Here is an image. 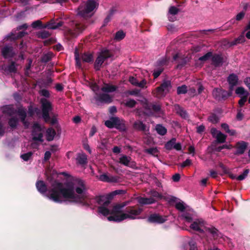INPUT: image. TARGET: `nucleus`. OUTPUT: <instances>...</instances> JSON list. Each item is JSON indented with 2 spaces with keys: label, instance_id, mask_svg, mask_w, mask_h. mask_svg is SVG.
Masks as SVG:
<instances>
[{
  "label": "nucleus",
  "instance_id": "nucleus-1",
  "mask_svg": "<svg viewBox=\"0 0 250 250\" xmlns=\"http://www.w3.org/2000/svg\"><path fill=\"white\" fill-rule=\"evenodd\" d=\"M36 187L40 193L45 194L55 202L68 201L88 205L85 186L81 179H73L64 184L55 181L48 190L44 182L39 181L36 183Z\"/></svg>",
  "mask_w": 250,
  "mask_h": 250
},
{
  "label": "nucleus",
  "instance_id": "nucleus-2",
  "mask_svg": "<svg viewBox=\"0 0 250 250\" xmlns=\"http://www.w3.org/2000/svg\"><path fill=\"white\" fill-rule=\"evenodd\" d=\"M96 201L100 205L98 208L99 212L104 216L109 214L112 215L107 218L109 221L121 222L126 219H135L141 214L143 209L141 208H138L134 207L127 208L125 212L122 211V208L125 205H117L113 207L110 206L109 199L105 196H101L97 198Z\"/></svg>",
  "mask_w": 250,
  "mask_h": 250
},
{
  "label": "nucleus",
  "instance_id": "nucleus-3",
  "mask_svg": "<svg viewBox=\"0 0 250 250\" xmlns=\"http://www.w3.org/2000/svg\"><path fill=\"white\" fill-rule=\"evenodd\" d=\"M182 216L187 223H191L189 226L190 229L199 233H206L214 239L217 238L218 231L215 228L207 225L202 219L193 221L191 214L187 212H184Z\"/></svg>",
  "mask_w": 250,
  "mask_h": 250
},
{
  "label": "nucleus",
  "instance_id": "nucleus-4",
  "mask_svg": "<svg viewBox=\"0 0 250 250\" xmlns=\"http://www.w3.org/2000/svg\"><path fill=\"white\" fill-rule=\"evenodd\" d=\"M99 6L98 0H87L81 3L78 13L83 17H89L93 15Z\"/></svg>",
  "mask_w": 250,
  "mask_h": 250
},
{
  "label": "nucleus",
  "instance_id": "nucleus-5",
  "mask_svg": "<svg viewBox=\"0 0 250 250\" xmlns=\"http://www.w3.org/2000/svg\"><path fill=\"white\" fill-rule=\"evenodd\" d=\"M43 130L41 125L37 123H35L32 125V138L33 143L31 146L33 148H37L43 142Z\"/></svg>",
  "mask_w": 250,
  "mask_h": 250
},
{
  "label": "nucleus",
  "instance_id": "nucleus-6",
  "mask_svg": "<svg viewBox=\"0 0 250 250\" xmlns=\"http://www.w3.org/2000/svg\"><path fill=\"white\" fill-rule=\"evenodd\" d=\"M104 124L109 128H115L121 131H125L126 129L125 121L117 117L110 118L105 122Z\"/></svg>",
  "mask_w": 250,
  "mask_h": 250
},
{
  "label": "nucleus",
  "instance_id": "nucleus-7",
  "mask_svg": "<svg viewBox=\"0 0 250 250\" xmlns=\"http://www.w3.org/2000/svg\"><path fill=\"white\" fill-rule=\"evenodd\" d=\"M171 87L169 81H165L161 86L157 87L154 94L158 98H162L165 96Z\"/></svg>",
  "mask_w": 250,
  "mask_h": 250
},
{
  "label": "nucleus",
  "instance_id": "nucleus-8",
  "mask_svg": "<svg viewBox=\"0 0 250 250\" xmlns=\"http://www.w3.org/2000/svg\"><path fill=\"white\" fill-rule=\"evenodd\" d=\"M112 56L111 52L108 50H104L101 52V53L98 56L95 62V68L96 70H99L102 64L104 61L109 58H111Z\"/></svg>",
  "mask_w": 250,
  "mask_h": 250
},
{
  "label": "nucleus",
  "instance_id": "nucleus-9",
  "mask_svg": "<svg viewBox=\"0 0 250 250\" xmlns=\"http://www.w3.org/2000/svg\"><path fill=\"white\" fill-rule=\"evenodd\" d=\"M41 104L42 107V117L45 122H47L50 119L49 115V112L52 110L51 103L46 99H41Z\"/></svg>",
  "mask_w": 250,
  "mask_h": 250
},
{
  "label": "nucleus",
  "instance_id": "nucleus-10",
  "mask_svg": "<svg viewBox=\"0 0 250 250\" xmlns=\"http://www.w3.org/2000/svg\"><path fill=\"white\" fill-rule=\"evenodd\" d=\"M151 195L152 196L150 198H144V197H139L138 198V202L140 204L146 205V204H151L154 203L156 200L154 198H161V195L160 194L155 190H152L150 193Z\"/></svg>",
  "mask_w": 250,
  "mask_h": 250
},
{
  "label": "nucleus",
  "instance_id": "nucleus-11",
  "mask_svg": "<svg viewBox=\"0 0 250 250\" xmlns=\"http://www.w3.org/2000/svg\"><path fill=\"white\" fill-rule=\"evenodd\" d=\"M85 29V26L77 22L73 23L71 29L68 30V34L72 37H75L82 33Z\"/></svg>",
  "mask_w": 250,
  "mask_h": 250
},
{
  "label": "nucleus",
  "instance_id": "nucleus-12",
  "mask_svg": "<svg viewBox=\"0 0 250 250\" xmlns=\"http://www.w3.org/2000/svg\"><path fill=\"white\" fill-rule=\"evenodd\" d=\"M149 222L154 223H163L167 220L166 216H162L158 214L154 213L151 214L148 218Z\"/></svg>",
  "mask_w": 250,
  "mask_h": 250
},
{
  "label": "nucleus",
  "instance_id": "nucleus-13",
  "mask_svg": "<svg viewBox=\"0 0 250 250\" xmlns=\"http://www.w3.org/2000/svg\"><path fill=\"white\" fill-rule=\"evenodd\" d=\"M211 133L213 137L216 139L218 143H223L226 141L227 136L223 134L221 131L213 128L211 129Z\"/></svg>",
  "mask_w": 250,
  "mask_h": 250
},
{
  "label": "nucleus",
  "instance_id": "nucleus-14",
  "mask_svg": "<svg viewBox=\"0 0 250 250\" xmlns=\"http://www.w3.org/2000/svg\"><path fill=\"white\" fill-rule=\"evenodd\" d=\"M99 180L103 182L116 183L119 181V177L117 176L108 175L105 173L100 175L98 177Z\"/></svg>",
  "mask_w": 250,
  "mask_h": 250
},
{
  "label": "nucleus",
  "instance_id": "nucleus-15",
  "mask_svg": "<svg viewBox=\"0 0 250 250\" xmlns=\"http://www.w3.org/2000/svg\"><path fill=\"white\" fill-rule=\"evenodd\" d=\"M119 162L125 166L130 167L135 166L134 162L131 160V158L125 155L121 156L119 159Z\"/></svg>",
  "mask_w": 250,
  "mask_h": 250
},
{
  "label": "nucleus",
  "instance_id": "nucleus-16",
  "mask_svg": "<svg viewBox=\"0 0 250 250\" xmlns=\"http://www.w3.org/2000/svg\"><path fill=\"white\" fill-rule=\"evenodd\" d=\"M1 54L5 59H9L13 57L15 52L12 47L6 46L1 49Z\"/></svg>",
  "mask_w": 250,
  "mask_h": 250
},
{
  "label": "nucleus",
  "instance_id": "nucleus-17",
  "mask_svg": "<svg viewBox=\"0 0 250 250\" xmlns=\"http://www.w3.org/2000/svg\"><path fill=\"white\" fill-rule=\"evenodd\" d=\"M248 146L247 143L244 141L238 142L235 148L236 149L235 153L236 155H241L244 153Z\"/></svg>",
  "mask_w": 250,
  "mask_h": 250
},
{
  "label": "nucleus",
  "instance_id": "nucleus-18",
  "mask_svg": "<svg viewBox=\"0 0 250 250\" xmlns=\"http://www.w3.org/2000/svg\"><path fill=\"white\" fill-rule=\"evenodd\" d=\"M180 10L176 7L170 6L168 10L167 16L169 20L171 21H174L176 20V15L178 13Z\"/></svg>",
  "mask_w": 250,
  "mask_h": 250
},
{
  "label": "nucleus",
  "instance_id": "nucleus-19",
  "mask_svg": "<svg viewBox=\"0 0 250 250\" xmlns=\"http://www.w3.org/2000/svg\"><path fill=\"white\" fill-rule=\"evenodd\" d=\"M63 24V22L62 21L58 20H51L44 27L48 29H56L62 26Z\"/></svg>",
  "mask_w": 250,
  "mask_h": 250
},
{
  "label": "nucleus",
  "instance_id": "nucleus-20",
  "mask_svg": "<svg viewBox=\"0 0 250 250\" xmlns=\"http://www.w3.org/2000/svg\"><path fill=\"white\" fill-rule=\"evenodd\" d=\"M17 114L19 116L21 121H22L24 126L26 127H28L29 126V124L27 121H25V118L26 117V109L23 108H20L19 109Z\"/></svg>",
  "mask_w": 250,
  "mask_h": 250
},
{
  "label": "nucleus",
  "instance_id": "nucleus-21",
  "mask_svg": "<svg viewBox=\"0 0 250 250\" xmlns=\"http://www.w3.org/2000/svg\"><path fill=\"white\" fill-rule=\"evenodd\" d=\"M173 59L175 61L177 60L179 62V64L177 67L180 68L182 67L184 64H185L188 59L186 58H183L180 54H177L173 57Z\"/></svg>",
  "mask_w": 250,
  "mask_h": 250
},
{
  "label": "nucleus",
  "instance_id": "nucleus-22",
  "mask_svg": "<svg viewBox=\"0 0 250 250\" xmlns=\"http://www.w3.org/2000/svg\"><path fill=\"white\" fill-rule=\"evenodd\" d=\"M238 80V79L237 76L234 74H230L228 77V81L230 85V89L231 91L232 90L233 87L237 84Z\"/></svg>",
  "mask_w": 250,
  "mask_h": 250
},
{
  "label": "nucleus",
  "instance_id": "nucleus-23",
  "mask_svg": "<svg viewBox=\"0 0 250 250\" xmlns=\"http://www.w3.org/2000/svg\"><path fill=\"white\" fill-rule=\"evenodd\" d=\"M97 100L101 102L109 103L112 101V97L107 94H103L96 96Z\"/></svg>",
  "mask_w": 250,
  "mask_h": 250
},
{
  "label": "nucleus",
  "instance_id": "nucleus-24",
  "mask_svg": "<svg viewBox=\"0 0 250 250\" xmlns=\"http://www.w3.org/2000/svg\"><path fill=\"white\" fill-rule=\"evenodd\" d=\"M133 128L135 129L144 132H146L148 130V129H146V125L143 124L142 122L139 120L134 122L133 124Z\"/></svg>",
  "mask_w": 250,
  "mask_h": 250
},
{
  "label": "nucleus",
  "instance_id": "nucleus-25",
  "mask_svg": "<svg viewBox=\"0 0 250 250\" xmlns=\"http://www.w3.org/2000/svg\"><path fill=\"white\" fill-rule=\"evenodd\" d=\"M87 160V156L83 153H79L76 158L77 163L81 165L86 164Z\"/></svg>",
  "mask_w": 250,
  "mask_h": 250
},
{
  "label": "nucleus",
  "instance_id": "nucleus-26",
  "mask_svg": "<svg viewBox=\"0 0 250 250\" xmlns=\"http://www.w3.org/2000/svg\"><path fill=\"white\" fill-rule=\"evenodd\" d=\"M2 110L4 114H8L10 116H13L16 113V110H14L13 106L11 105L4 106Z\"/></svg>",
  "mask_w": 250,
  "mask_h": 250
},
{
  "label": "nucleus",
  "instance_id": "nucleus-27",
  "mask_svg": "<svg viewBox=\"0 0 250 250\" xmlns=\"http://www.w3.org/2000/svg\"><path fill=\"white\" fill-rule=\"evenodd\" d=\"M226 92L220 88H216L213 91V96L218 100L226 96Z\"/></svg>",
  "mask_w": 250,
  "mask_h": 250
},
{
  "label": "nucleus",
  "instance_id": "nucleus-28",
  "mask_svg": "<svg viewBox=\"0 0 250 250\" xmlns=\"http://www.w3.org/2000/svg\"><path fill=\"white\" fill-rule=\"evenodd\" d=\"M81 59L83 62H91L93 61V57L91 53H84L82 56Z\"/></svg>",
  "mask_w": 250,
  "mask_h": 250
},
{
  "label": "nucleus",
  "instance_id": "nucleus-29",
  "mask_svg": "<svg viewBox=\"0 0 250 250\" xmlns=\"http://www.w3.org/2000/svg\"><path fill=\"white\" fill-rule=\"evenodd\" d=\"M55 135L56 132L54 129L50 128L46 130V137L48 141H50L53 140Z\"/></svg>",
  "mask_w": 250,
  "mask_h": 250
},
{
  "label": "nucleus",
  "instance_id": "nucleus-30",
  "mask_svg": "<svg viewBox=\"0 0 250 250\" xmlns=\"http://www.w3.org/2000/svg\"><path fill=\"white\" fill-rule=\"evenodd\" d=\"M176 112L179 114L182 118L186 119L188 118V114L184 109L180 107L179 105H177L175 106Z\"/></svg>",
  "mask_w": 250,
  "mask_h": 250
},
{
  "label": "nucleus",
  "instance_id": "nucleus-31",
  "mask_svg": "<svg viewBox=\"0 0 250 250\" xmlns=\"http://www.w3.org/2000/svg\"><path fill=\"white\" fill-rule=\"evenodd\" d=\"M212 61L215 66H219L222 63L223 59L220 55H215L212 57Z\"/></svg>",
  "mask_w": 250,
  "mask_h": 250
},
{
  "label": "nucleus",
  "instance_id": "nucleus-32",
  "mask_svg": "<svg viewBox=\"0 0 250 250\" xmlns=\"http://www.w3.org/2000/svg\"><path fill=\"white\" fill-rule=\"evenodd\" d=\"M117 89L116 86L110 84H105L102 88L103 91L105 92H111L115 91Z\"/></svg>",
  "mask_w": 250,
  "mask_h": 250
},
{
  "label": "nucleus",
  "instance_id": "nucleus-33",
  "mask_svg": "<svg viewBox=\"0 0 250 250\" xmlns=\"http://www.w3.org/2000/svg\"><path fill=\"white\" fill-rule=\"evenodd\" d=\"M221 127L225 132L229 134L230 135L233 136L235 134V130L233 129H229V126L228 124L226 123L222 124L221 125Z\"/></svg>",
  "mask_w": 250,
  "mask_h": 250
},
{
  "label": "nucleus",
  "instance_id": "nucleus-34",
  "mask_svg": "<svg viewBox=\"0 0 250 250\" xmlns=\"http://www.w3.org/2000/svg\"><path fill=\"white\" fill-rule=\"evenodd\" d=\"M155 129L157 132L161 135H165L167 131V129L161 125H157L156 126Z\"/></svg>",
  "mask_w": 250,
  "mask_h": 250
},
{
  "label": "nucleus",
  "instance_id": "nucleus-35",
  "mask_svg": "<svg viewBox=\"0 0 250 250\" xmlns=\"http://www.w3.org/2000/svg\"><path fill=\"white\" fill-rule=\"evenodd\" d=\"M176 143L175 138L172 139L171 140L167 143L165 145V147L167 149L171 150L174 148V146Z\"/></svg>",
  "mask_w": 250,
  "mask_h": 250
},
{
  "label": "nucleus",
  "instance_id": "nucleus-36",
  "mask_svg": "<svg viewBox=\"0 0 250 250\" xmlns=\"http://www.w3.org/2000/svg\"><path fill=\"white\" fill-rule=\"evenodd\" d=\"M176 208L181 211H184L186 209V205L181 201L178 202L175 205Z\"/></svg>",
  "mask_w": 250,
  "mask_h": 250
},
{
  "label": "nucleus",
  "instance_id": "nucleus-37",
  "mask_svg": "<svg viewBox=\"0 0 250 250\" xmlns=\"http://www.w3.org/2000/svg\"><path fill=\"white\" fill-rule=\"evenodd\" d=\"M235 92L237 94L243 95V96H248V93L242 87H238L236 89Z\"/></svg>",
  "mask_w": 250,
  "mask_h": 250
},
{
  "label": "nucleus",
  "instance_id": "nucleus-38",
  "mask_svg": "<svg viewBox=\"0 0 250 250\" xmlns=\"http://www.w3.org/2000/svg\"><path fill=\"white\" fill-rule=\"evenodd\" d=\"M125 37V33L123 31H118L115 36V39L117 41H120Z\"/></svg>",
  "mask_w": 250,
  "mask_h": 250
},
{
  "label": "nucleus",
  "instance_id": "nucleus-39",
  "mask_svg": "<svg viewBox=\"0 0 250 250\" xmlns=\"http://www.w3.org/2000/svg\"><path fill=\"white\" fill-rule=\"evenodd\" d=\"M50 33L49 31L46 30H42L38 34V36L42 39H45L49 37Z\"/></svg>",
  "mask_w": 250,
  "mask_h": 250
},
{
  "label": "nucleus",
  "instance_id": "nucleus-40",
  "mask_svg": "<svg viewBox=\"0 0 250 250\" xmlns=\"http://www.w3.org/2000/svg\"><path fill=\"white\" fill-rule=\"evenodd\" d=\"M33 155L32 152H28L26 153L22 154L21 155V158L25 161H28Z\"/></svg>",
  "mask_w": 250,
  "mask_h": 250
},
{
  "label": "nucleus",
  "instance_id": "nucleus-41",
  "mask_svg": "<svg viewBox=\"0 0 250 250\" xmlns=\"http://www.w3.org/2000/svg\"><path fill=\"white\" fill-rule=\"evenodd\" d=\"M116 10L114 9H111L108 15V16L106 17V18L105 19L104 21V25L107 24L110 21L111 18V16L113 15V14L115 12Z\"/></svg>",
  "mask_w": 250,
  "mask_h": 250
},
{
  "label": "nucleus",
  "instance_id": "nucleus-42",
  "mask_svg": "<svg viewBox=\"0 0 250 250\" xmlns=\"http://www.w3.org/2000/svg\"><path fill=\"white\" fill-rule=\"evenodd\" d=\"M208 120L212 123L215 124L218 122V117L214 114H211L208 118Z\"/></svg>",
  "mask_w": 250,
  "mask_h": 250
},
{
  "label": "nucleus",
  "instance_id": "nucleus-43",
  "mask_svg": "<svg viewBox=\"0 0 250 250\" xmlns=\"http://www.w3.org/2000/svg\"><path fill=\"white\" fill-rule=\"evenodd\" d=\"M18 124V120L15 117H12L9 121V125L12 128L15 127Z\"/></svg>",
  "mask_w": 250,
  "mask_h": 250
},
{
  "label": "nucleus",
  "instance_id": "nucleus-44",
  "mask_svg": "<svg viewBox=\"0 0 250 250\" xmlns=\"http://www.w3.org/2000/svg\"><path fill=\"white\" fill-rule=\"evenodd\" d=\"M187 91V87L185 85L179 86L177 88V93L178 94H185Z\"/></svg>",
  "mask_w": 250,
  "mask_h": 250
},
{
  "label": "nucleus",
  "instance_id": "nucleus-45",
  "mask_svg": "<svg viewBox=\"0 0 250 250\" xmlns=\"http://www.w3.org/2000/svg\"><path fill=\"white\" fill-rule=\"evenodd\" d=\"M148 108L154 111V112H158L160 110V106L157 104H149L147 105Z\"/></svg>",
  "mask_w": 250,
  "mask_h": 250
},
{
  "label": "nucleus",
  "instance_id": "nucleus-46",
  "mask_svg": "<svg viewBox=\"0 0 250 250\" xmlns=\"http://www.w3.org/2000/svg\"><path fill=\"white\" fill-rule=\"evenodd\" d=\"M136 104V102L134 100L129 99L126 101L125 104L129 107H133Z\"/></svg>",
  "mask_w": 250,
  "mask_h": 250
},
{
  "label": "nucleus",
  "instance_id": "nucleus-47",
  "mask_svg": "<svg viewBox=\"0 0 250 250\" xmlns=\"http://www.w3.org/2000/svg\"><path fill=\"white\" fill-rule=\"evenodd\" d=\"M7 70L10 72H15L16 71V66L14 62H12L11 64L7 66Z\"/></svg>",
  "mask_w": 250,
  "mask_h": 250
},
{
  "label": "nucleus",
  "instance_id": "nucleus-48",
  "mask_svg": "<svg viewBox=\"0 0 250 250\" xmlns=\"http://www.w3.org/2000/svg\"><path fill=\"white\" fill-rule=\"evenodd\" d=\"M249 169H246L243 174L237 176V179L239 181L244 180L247 176L248 174L249 173Z\"/></svg>",
  "mask_w": 250,
  "mask_h": 250
},
{
  "label": "nucleus",
  "instance_id": "nucleus-49",
  "mask_svg": "<svg viewBox=\"0 0 250 250\" xmlns=\"http://www.w3.org/2000/svg\"><path fill=\"white\" fill-rule=\"evenodd\" d=\"M245 41L244 35H241L237 39H236L232 43V45H235L237 43H241Z\"/></svg>",
  "mask_w": 250,
  "mask_h": 250
},
{
  "label": "nucleus",
  "instance_id": "nucleus-50",
  "mask_svg": "<svg viewBox=\"0 0 250 250\" xmlns=\"http://www.w3.org/2000/svg\"><path fill=\"white\" fill-rule=\"evenodd\" d=\"M232 148V146L230 145H224L222 146H219L216 148V151H220L223 149H230Z\"/></svg>",
  "mask_w": 250,
  "mask_h": 250
},
{
  "label": "nucleus",
  "instance_id": "nucleus-51",
  "mask_svg": "<svg viewBox=\"0 0 250 250\" xmlns=\"http://www.w3.org/2000/svg\"><path fill=\"white\" fill-rule=\"evenodd\" d=\"M24 34H25L24 32L18 31V32L16 33L15 34H12L13 37H12V38L13 39H18V38L23 37L24 35Z\"/></svg>",
  "mask_w": 250,
  "mask_h": 250
},
{
  "label": "nucleus",
  "instance_id": "nucleus-52",
  "mask_svg": "<svg viewBox=\"0 0 250 250\" xmlns=\"http://www.w3.org/2000/svg\"><path fill=\"white\" fill-rule=\"evenodd\" d=\"M77 51H78V50H77V49H76L75 50V60H76V65L78 66H79V67H81V62H80V59L79 57V54H78V53Z\"/></svg>",
  "mask_w": 250,
  "mask_h": 250
},
{
  "label": "nucleus",
  "instance_id": "nucleus-53",
  "mask_svg": "<svg viewBox=\"0 0 250 250\" xmlns=\"http://www.w3.org/2000/svg\"><path fill=\"white\" fill-rule=\"evenodd\" d=\"M39 111V109L38 108H33L31 106H30L29 107L28 113L30 116H32L34 112H37Z\"/></svg>",
  "mask_w": 250,
  "mask_h": 250
},
{
  "label": "nucleus",
  "instance_id": "nucleus-54",
  "mask_svg": "<svg viewBox=\"0 0 250 250\" xmlns=\"http://www.w3.org/2000/svg\"><path fill=\"white\" fill-rule=\"evenodd\" d=\"M89 84L90 87L93 91L95 92L99 89L98 86L95 83L91 82L89 83Z\"/></svg>",
  "mask_w": 250,
  "mask_h": 250
},
{
  "label": "nucleus",
  "instance_id": "nucleus-55",
  "mask_svg": "<svg viewBox=\"0 0 250 250\" xmlns=\"http://www.w3.org/2000/svg\"><path fill=\"white\" fill-rule=\"evenodd\" d=\"M51 57H52V54H51V53H48L47 54H45L42 58V61L43 62H47L51 59Z\"/></svg>",
  "mask_w": 250,
  "mask_h": 250
},
{
  "label": "nucleus",
  "instance_id": "nucleus-56",
  "mask_svg": "<svg viewBox=\"0 0 250 250\" xmlns=\"http://www.w3.org/2000/svg\"><path fill=\"white\" fill-rule=\"evenodd\" d=\"M5 132V127L2 122L1 118L0 117V136L3 135Z\"/></svg>",
  "mask_w": 250,
  "mask_h": 250
},
{
  "label": "nucleus",
  "instance_id": "nucleus-57",
  "mask_svg": "<svg viewBox=\"0 0 250 250\" xmlns=\"http://www.w3.org/2000/svg\"><path fill=\"white\" fill-rule=\"evenodd\" d=\"M211 56V53L209 52V53H207L204 56L200 57L199 58V60H200L201 61H206V60H208Z\"/></svg>",
  "mask_w": 250,
  "mask_h": 250
},
{
  "label": "nucleus",
  "instance_id": "nucleus-58",
  "mask_svg": "<svg viewBox=\"0 0 250 250\" xmlns=\"http://www.w3.org/2000/svg\"><path fill=\"white\" fill-rule=\"evenodd\" d=\"M146 80H143L140 82H138V83L137 86H138L139 87L143 88H146Z\"/></svg>",
  "mask_w": 250,
  "mask_h": 250
},
{
  "label": "nucleus",
  "instance_id": "nucleus-59",
  "mask_svg": "<svg viewBox=\"0 0 250 250\" xmlns=\"http://www.w3.org/2000/svg\"><path fill=\"white\" fill-rule=\"evenodd\" d=\"M191 164V161L190 160L188 159L186 161H185L182 164H181V167H184L188 166H190Z\"/></svg>",
  "mask_w": 250,
  "mask_h": 250
},
{
  "label": "nucleus",
  "instance_id": "nucleus-60",
  "mask_svg": "<svg viewBox=\"0 0 250 250\" xmlns=\"http://www.w3.org/2000/svg\"><path fill=\"white\" fill-rule=\"evenodd\" d=\"M129 81L133 85L137 86L138 81L136 78H134L133 77H130L129 78Z\"/></svg>",
  "mask_w": 250,
  "mask_h": 250
},
{
  "label": "nucleus",
  "instance_id": "nucleus-61",
  "mask_svg": "<svg viewBox=\"0 0 250 250\" xmlns=\"http://www.w3.org/2000/svg\"><path fill=\"white\" fill-rule=\"evenodd\" d=\"M163 71V69L158 68L157 70H154L153 72V76L155 78H157Z\"/></svg>",
  "mask_w": 250,
  "mask_h": 250
},
{
  "label": "nucleus",
  "instance_id": "nucleus-62",
  "mask_svg": "<svg viewBox=\"0 0 250 250\" xmlns=\"http://www.w3.org/2000/svg\"><path fill=\"white\" fill-rule=\"evenodd\" d=\"M41 26L42 22L39 20L36 21L32 23V26L33 28H37L38 27H41Z\"/></svg>",
  "mask_w": 250,
  "mask_h": 250
},
{
  "label": "nucleus",
  "instance_id": "nucleus-63",
  "mask_svg": "<svg viewBox=\"0 0 250 250\" xmlns=\"http://www.w3.org/2000/svg\"><path fill=\"white\" fill-rule=\"evenodd\" d=\"M189 245L190 246L189 250H197V247L194 241L192 240L190 241Z\"/></svg>",
  "mask_w": 250,
  "mask_h": 250
},
{
  "label": "nucleus",
  "instance_id": "nucleus-64",
  "mask_svg": "<svg viewBox=\"0 0 250 250\" xmlns=\"http://www.w3.org/2000/svg\"><path fill=\"white\" fill-rule=\"evenodd\" d=\"M40 93L42 96H43L45 97H48L49 96V91L46 89H42L40 91Z\"/></svg>",
  "mask_w": 250,
  "mask_h": 250
}]
</instances>
